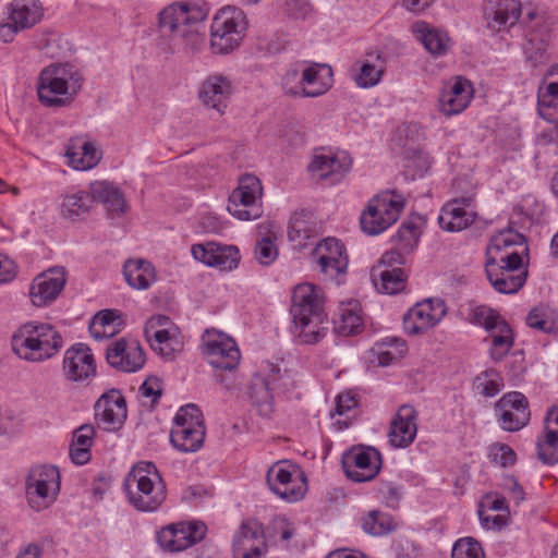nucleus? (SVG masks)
<instances>
[{"instance_id":"bf43d9fd","label":"nucleus","mask_w":558,"mask_h":558,"mask_svg":"<svg viewBox=\"0 0 558 558\" xmlns=\"http://www.w3.org/2000/svg\"><path fill=\"white\" fill-rule=\"evenodd\" d=\"M383 71V66L365 61L360 68V73L355 76V83L363 88L375 86L379 82Z\"/></svg>"},{"instance_id":"c756f323","label":"nucleus","mask_w":558,"mask_h":558,"mask_svg":"<svg viewBox=\"0 0 558 558\" xmlns=\"http://www.w3.org/2000/svg\"><path fill=\"white\" fill-rule=\"evenodd\" d=\"M333 327L338 335L344 337L361 332L364 319L360 302L356 300L341 302L333 318Z\"/></svg>"},{"instance_id":"bb28decb","label":"nucleus","mask_w":558,"mask_h":558,"mask_svg":"<svg viewBox=\"0 0 558 558\" xmlns=\"http://www.w3.org/2000/svg\"><path fill=\"white\" fill-rule=\"evenodd\" d=\"M319 234V223L315 216L307 211H296L290 219L288 227L289 241L299 250L307 247Z\"/></svg>"},{"instance_id":"c85d7f7f","label":"nucleus","mask_w":558,"mask_h":558,"mask_svg":"<svg viewBox=\"0 0 558 558\" xmlns=\"http://www.w3.org/2000/svg\"><path fill=\"white\" fill-rule=\"evenodd\" d=\"M89 194L94 202L104 204L110 218L126 211L128 204L121 190L108 181H95L89 184Z\"/></svg>"},{"instance_id":"f704fd0d","label":"nucleus","mask_w":558,"mask_h":558,"mask_svg":"<svg viewBox=\"0 0 558 558\" xmlns=\"http://www.w3.org/2000/svg\"><path fill=\"white\" fill-rule=\"evenodd\" d=\"M412 29L415 38L433 56H442L447 52L449 38L445 33L439 32L425 22H416Z\"/></svg>"},{"instance_id":"4be33fe9","label":"nucleus","mask_w":558,"mask_h":558,"mask_svg":"<svg viewBox=\"0 0 558 558\" xmlns=\"http://www.w3.org/2000/svg\"><path fill=\"white\" fill-rule=\"evenodd\" d=\"M352 159L347 154L316 155L308 165V170L320 180H329L331 184L340 182L350 171Z\"/></svg>"},{"instance_id":"a878e982","label":"nucleus","mask_w":558,"mask_h":558,"mask_svg":"<svg viewBox=\"0 0 558 558\" xmlns=\"http://www.w3.org/2000/svg\"><path fill=\"white\" fill-rule=\"evenodd\" d=\"M295 469L286 461L275 463L267 472V484L271 492L288 501H294L302 497L301 489L292 486V476Z\"/></svg>"},{"instance_id":"423d86ee","label":"nucleus","mask_w":558,"mask_h":558,"mask_svg":"<svg viewBox=\"0 0 558 558\" xmlns=\"http://www.w3.org/2000/svg\"><path fill=\"white\" fill-rule=\"evenodd\" d=\"M405 202L393 191L374 196L361 215V228L368 235H377L393 225L400 217Z\"/></svg>"},{"instance_id":"864d4df0","label":"nucleus","mask_w":558,"mask_h":558,"mask_svg":"<svg viewBox=\"0 0 558 558\" xmlns=\"http://www.w3.org/2000/svg\"><path fill=\"white\" fill-rule=\"evenodd\" d=\"M502 320L498 313L485 305H478L470 313V322L484 327L487 331H494Z\"/></svg>"},{"instance_id":"f8f14e48","label":"nucleus","mask_w":558,"mask_h":558,"mask_svg":"<svg viewBox=\"0 0 558 558\" xmlns=\"http://www.w3.org/2000/svg\"><path fill=\"white\" fill-rule=\"evenodd\" d=\"M531 20L524 34L523 50L531 65L544 64L548 60L551 23L544 16L529 13Z\"/></svg>"},{"instance_id":"3c124183","label":"nucleus","mask_w":558,"mask_h":558,"mask_svg":"<svg viewBox=\"0 0 558 558\" xmlns=\"http://www.w3.org/2000/svg\"><path fill=\"white\" fill-rule=\"evenodd\" d=\"M302 85L304 86L303 97H317L329 89V84L319 78L316 66H302Z\"/></svg>"},{"instance_id":"49530a36","label":"nucleus","mask_w":558,"mask_h":558,"mask_svg":"<svg viewBox=\"0 0 558 558\" xmlns=\"http://www.w3.org/2000/svg\"><path fill=\"white\" fill-rule=\"evenodd\" d=\"M375 351L379 365L387 366L401 360L408 352V347L402 339L390 338L377 343Z\"/></svg>"},{"instance_id":"7c9ffc66","label":"nucleus","mask_w":558,"mask_h":558,"mask_svg":"<svg viewBox=\"0 0 558 558\" xmlns=\"http://www.w3.org/2000/svg\"><path fill=\"white\" fill-rule=\"evenodd\" d=\"M65 155L70 165L76 170L92 169L100 160V153L95 145L82 138L72 140Z\"/></svg>"},{"instance_id":"b1692460","label":"nucleus","mask_w":558,"mask_h":558,"mask_svg":"<svg viewBox=\"0 0 558 558\" xmlns=\"http://www.w3.org/2000/svg\"><path fill=\"white\" fill-rule=\"evenodd\" d=\"M472 203L471 197H460L448 202L440 211L438 223L441 229L458 232L473 223L475 214L468 211Z\"/></svg>"},{"instance_id":"9b49d317","label":"nucleus","mask_w":558,"mask_h":558,"mask_svg":"<svg viewBox=\"0 0 558 558\" xmlns=\"http://www.w3.org/2000/svg\"><path fill=\"white\" fill-rule=\"evenodd\" d=\"M342 469L345 475L357 483L376 477L381 468V454L374 447L354 446L342 456Z\"/></svg>"},{"instance_id":"ddd939ff","label":"nucleus","mask_w":558,"mask_h":558,"mask_svg":"<svg viewBox=\"0 0 558 558\" xmlns=\"http://www.w3.org/2000/svg\"><path fill=\"white\" fill-rule=\"evenodd\" d=\"M233 558H262L268 551L263 524L255 519L242 521L233 536Z\"/></svg>"},{"instance_id":"72a5a7b5","label":"nucleus","mask_w":558,"mask_h":558,"mask_svg":"<svg viewBox=\"0 0 558 558\" xmlns=\"http://www.w3.org/2000/svg\"><path fill=\"white\" fill-rule=\"evenodd\" d=\"M44 14L39 0H14L10 5L9 20L27 29L37 24Z\"/></svg>"},{"instance_id":"5701e85b","label":"nucleus","mask_w":558,"mask_h":558,"mask_svg":"<svg viewBox=\"0 0 558 558\" xmlns=\"http://www.w3.org/2000/svg\"><path fill=\"white\" fill-rule=\"evenodd\" d=\"M472 97L473 86L471 82L458 76L440 94L439 109L447 117L459 114L469 106Z\"/></svg>"},{"instance_id":"2eb2a0df","label":"nucleus","mask_w":558,"mask_h":558,"mask_svg":"<svg viewBox=\"0 0 558 558\" xmlns=\"http://www.w3.org/2000/svg\"><path fill=\"white\" fill-rule=\"evenodd\" d=\"M126 402L122 393L111 389L104 393L95 403V418L105 430L114 432L122 427L126 420Z\"/></svg>"},{"instance_id":"37998d69","label":"nucleus","mask_w":558,"mask_h":558,"mask_svg":"<svg viewBox=\"0 0 558 558\" xmlns=\"http://www.w3.org/2000/svg\"><path fill=\"white\" fill-rule=\"evenodd\" d=\"M157 541L163 549L171 553L191 547V542L186 538V531L183 529V522L162 527L158 532Z\"/></svg>"},{"instance_id":"680f3d73","label":"nucleus","mask_w":558,"mask_h":558,"mask_svg":"<svg viewBox=\"0 0 558 558\" xmlns=\"http://www.w3.org/2000/svg\"><path fill=\"white\" fill-rule=\"evenodd\" d=\"M348 256L341 257H320V263L317 264L320 271L328 276L330 279L337 278L339 275L345 274L348 268Z\"/></svg>"},{"instance_id":"39448f33","label":"nucleus","mask_w":558,"mask_h":558,"mask_svg":"<svg viewBox=\"0 0 558 558\" xmlns=\"http://www.w3.org/2000/svg\"><path fill=\"white\" fill-rule=\"evenodd\" d=\"M123 485L130 504L138 511H156L166 499L165 483L151 462L136 464Z\"/></svg>"},{"instance_id":"473e14b6","label":"nucleus","mask_w":558,"mask_h":558,"mask_svg":"<svg viewBox=\"0 0 558 558\" xmlns=\"http://www.w3.org/2000/svg\"><path fill=\"white\" fill-rule=\"evenodd\" d=\"M123 275L128 284L137 290H146L155 280V268L146 259H128L123 266Z\"/></svg>"},{"instance_id":"6e6552de","label":"nucleus","mask_w":558,"mask_h":558,"mask_svg":"<svg viewBox=\"0 0 558 558\" xmlns=\"http://www.w3.org/2000/svg\"><path fill=\"white\" fill-rule=\"evenodd\" d=\"M263 186L260 180L253 174H244L239 179V185L229 196L228 211L239 220L247 221L263 215Z\"/></svg>"},{"instance_id":"a211bd4d","label":"nucleus","mask_w":558,"mask_h":558,"mask_svg":"<svg viewBox=\"0 0 558 558\" xmlns=\"http://www.w3.org/2000/svg\"><path fill=\"white\" fill-rule=\"evenodd\" d=\"M232 90L231 81L227 76L213 74L201 84L198 98L206 108L222 116L228 108Z\"/></svg>"},{"instance_id":"f03ea898","label":"nucleus","mask_w":558,"mask_h":558,"mask_svg":"<svg viewBox=\"0 0 558 558\" xmlns=\"http://www.w3.org/2000/svg\"><path fill=\"white\" fill-rule=\"evenodd\" d=\"M290 314L293 333L300 342L315 344L327 335V315L315 286L303 283L294 288Z\"/></svg>"},{"instance_id":"4d7b16f0","label":"nucleus","mask_w":558,"mask_h":558,"mask_svg":"<svg viewBox=\"0 0 558 558\" xmlns=\"http://www.w3.org/2000/svg\"><path fill=\"white\" fill-rule=\"evenodd\" d=\"M476 390L485 397L496 396L502 388L501 379L494 369L485 371L477 376L475 381Z\"/></svg>"},{"instance_id":"8fccbe9b","label":"nucleus","mask_w":558,"mask_h":558,"mask_svg":"<svg viewBox=\"0 0 558 558\" xmlns=\"http://www.w3.org/2000/svg\"><path fill=\"white\" fill-rule=\"evenodd\" d=\"M362 527L366 533L373 536H381L389 533L393 529L392 519L387 513L373 510L363 518Z\"/></svg>"},{"instance_id":"dca6fc26","label":"nucleus","mask_w":558,"mask_h":558,"mask_svg":"<svg viewBox=\"0 0 558 558\" xmlns=\"http://www.w3.org/2000/svg\"><path fill=\"white\" fill-rule=\"evenodd\" d=\"M66 283V271L63 267H53L38 275L31 288L29 296L35 306L52 303L63 291Z\"/></svg>"},{"instance_id":"1a4fd4ad","label":"nucleus","mask_w":558,"mask_h":558,"mask_svg":"<svg viewBox=\"0 0 558 558\" xmlns=\"http://www.w3.org/2000/svg\"><path fill=\"white\" fill-rule=\"evenodd\" d=\"M60 489V473L53 465H38L26 480V493L32 508L41 510L54 501Z\"/></svg>"},{"instance_id":"0e129e2a","label":"nucleus","mask_w":558,"mask_h":558,"mask_svg":"<svg viewBox=\"0 0 558 558\" xmlns=\"http://www.w3.org/2000/svg\"><path fill=\"white\" fill-rule=\"evenodd\" d=\"M526 325L547 333L554 330L553 323L546 318L545 312L542 307H534L530 311L526 316Z\"/></svg>"},{"instance_id":"6ab92c4d","label":"nucleus","mask_w":558,"mask_h":558,"mask_svg":"<svg viewBox=\"0 0 558 558\" xmlns=\"http://www.w3.org/2000/svg\"><path fill=\"white\" fill-rule=\"evenodd\" d=\"M106 359L112 367L125 373L137 372L145 364V353L141 345L135 341L128 343L123 339L107 348Z\"/></svg>"},{"instance_id":"052dcab7","label":"nucleus","mask_w":558,"mask_h":558,"mask_svg":"<svg viewBox=\"0 0 558 558\" xmlns=\"http://www.w3.org/2000/svg\"><path fill=\"white\" fill-rule=\"evenodd\" d=\"M254 253L260 265L268 266L276 260L278 248L270 236H264L256 242Z\"/></svg>"},{"instance_id":"393cba45","label":"nucleus","mask_w":558,"mask_h":558,"mask_svg":"<svg viewBox=\"0 0 558 558\" xmlns=\"http://www.w3.org/2000/svg\"><path fill=\"white\" fill-rule=\"evenodd\" d=\"M416 411L410 404H403L399 408L397 414L391 421L389 438L393 447L405 448L413 442L417 426Z\"/></svg>"},{"instance_id":"aec40b11","label":"nucleus","mask_w":558,"mask_h":558,"mask_svg":"<svg viewBox=\"0 0 558 558\" xmlns=\"http://www.w3.org/2000/svg\"><path fill=\"white\" fill-rule=\"evenodd\" d=\"M280 369L271 366L269 375L262 373L255 374L248 386V397L251 404L257 410L259 415L264 417L270 416L274 412V396L275 381L278 378Z\"/></svg>"},{"instance_id":"a18cd8bd","label":"nucleus","mask_w":558,"mask_h":558,"mask_svg":"<svg viewBox=\"0 0 558 558\" xmlns=\"http://www.w3.org/2000/svg\"><path fill=\"white\" fill-rule=\"evenodd\" d=\"M410 312L412 316H415L417 320L422 322V325H424L426 329H429L440 322L446 314V306L440 300H436L435 302L428 300L416 304Z\"/></svg>"},{"instance_id":"a19ab883","label":"nucleus","mask_w":558,"mask_h":558,"mask_svg":"<svg viewBox=\"0 0 558 558\" xmlns=\"http://www.w3.org/2000/svg\"><path fill=\"white\" fill-rule=\"evenodd\" d=\"M422 225L423 222L420 216H412L404 220L397 234L392 238L396 245L401 247L405 253H412L417 246L422 233Z\"/></svg>"},{"instance_id":"5fc2aeb1","label":"nucleus","mask_w":558,"mask_h":558,"mask_svg":"<svg viewBox=\"0 0 558 558\" xmlns=\"http://www.w3.org/2000/svg\"><path fill=\"white\" fill-rule=\"evenodd\" d=\"M481 544L472 538L465 537L457 541L452 547L451 558H484Z\"/></svg>"},{"instance_id":"e433bc0d","label":"nucleus","mask_w":558,"mask_h":558,"mask_svg":"<svg viewBox=\"0 0 558 558\" xmlns=\"http://www.w3.org/2000/svg\"><path fill=\"white\" fill-rule=\"evenodd\" d=\"M147 338L150 341V347L167 359H172L174 353L182 348L178 327L155 330Z\"/></svg>"},{"instance_id":"cd10ccee","label":"nucleus","mask_w":558,"mask_h":558,"mask_svg":"<svg viewBox=\"0 0 558 558\" xmlns=\"http://www.w3.org/2000/svg\"><path fill=\"white\" fill-rule=\"evenodd\" d=\"M487 26L493 31L513 26L521 14L519 0H488L485 7Z\"/></svg>"},{"instance_id":"6e6d98bb","label":"nucleus","mask_w":558,"mask_h":558,"mask_svg":"<svg viewBox=\"0 0 558 558\" xmlns=\"http://www.w3.org/2000/svg\"><path fill=\"white\" fill-rule=\"evenodd\" d=\"M303 62L292 64L282 77V88L287 94L293 96H303L304 86L302 85L301 68Z\"/></svg>"},{"instance_id":"e2e57ef3","label":"nucleus","mask_w":558,"mask_h":558,"mask_svg":"<svg viewBox=\"0 0 558 558\" xmlns=\"http://www.w3.org/2000/svg\"><path fill=\"white\" fill-rule=\"evenodd\" d=\"M489 457L492 461L502 468L511 466L514 464L517 456L510 446L506 444H494L489 449Z\"/></svg>"},{"instance_id":"13d9d810","label":"nucleus","mask_w":558,"mask_h":558,"mask_svg":"<svg viewBox=\"0 0 558 558\" xmlns=\"http://www.w3.org/2000/svg\"><path fill=\"white\" fill-rule=\"evenodd\" d=\"M313 256L316 257L317 264L320 257H341L347 256L344 245L335 238H327L317 243L313 250Z\"/></svg>"},{"instance_id":"20e7f679","label":"nucleus","mask_w":558,"mask_h":558,"mask_svg":"<svg viewBox=\"0 0 558 558\" xmlns=\"http://www.w3.org/2000/svg\"><path fill=\"white\" fill-rule=\"evenodd\" d=\"M83 77L74 65L53 63L44 68L37 81L38 99L47 108L69 106L82 87Z\"/></svg>"},{"instance_id":"2f4dec72","label":"nucleus","mask_w":558,"mask_h":558,"mask_svg":"<svg viewBox=\"0 0 558 558\" xmlns=\"http://www.w3.org/2000/svg\"><path fill=\"white\" fill-rule=\"evenodd\" d=\"M408 275L403 268H380L377 266L372 271V280L378 292L397 294L404 290Z\"/></svg>"},{"instance_id":"c03bdc74","label":"nucleus","mask_w":558,"mask_h":558,"mask_svg":"<svg viewBox=\"0 0 558 558\" xmlns=\"http://www.w3.org/2000/svg\"><path fill=\"white\" fill-rule=\"evenodd\" d=\"M492 337L490 356L494 361L502 360L513 345L514 337L511 327L506 320L499 322Z\"/></svg>"},{"instance_id":"f257e3e1","label":"nucleus","mask_w":558,"mask_h":558,"mask_svg":"<svg viewBox=\"0 0 558 558\" xmlns=\"http://www.w3.org/2000/svg\"><path fill=\"white\" fill-rule=\"evenodd\" d=\"M206 4L173 2L158 14V32L169 40L171 49L186 54L199 52L205 46L202 29L208 15Z\"/></svg>"},{"instance_id":"9d476101","label":"nucleus","mask_w":558,"mask_h":558,"mask_svg":"<svg viewBox=\"0 0 558 558\" xmlns=\"http://www.w3.org/2000/svg\"><path fill=\"white\" fill-rule=\"evenodd\" d=\"M203 353L215 369L233 372L241 359L235 341L223 332L206 330L202 337Z\"/></svg>"},{"instance_id":"0eeeda50","label":"nucleus","mask_w":558,"mask_h":558,"mask_svg":"<svg viewBox=\"0 0 558 558\" xmlns=\"http://www.w3.org/2000/svg\"><path fill=\"white\" fill-rule=\"evenodd\" d=\"M522 257L518 252L500 255V258H486V276L492 287L499 293H517L526 281V271L520 270Z\"/></svg>"},{"instance_id":"4c0bfd02","label":"nucleus","mask_w":558,"mask_h":558,"mask_svg":"<svg viewBox=\"0 0 558 558\" xmlns=\"http://www.w3.org/2000/svg\"><path fill=\"white\" fill-rule=\"evenodd\" d=\"M205 428L187 429L179 426H172L170 432V441L178 450L182 452H195L204 442Z\"/></svg>"},{"instance_id":"4468645a","label":"nucleus","mask_w":558,"mask_h":558,"mask_svg":"<svg viewBox=\"0 0 558 558\" xmlns=\"http://www.w3.org/2000/svg\"><path fill=\"white\" fill-rule=\"evenodd\" d=\"M496 414L502 429L515 432L530 421L529 402L521 392L506 393L496 403Z\"/></svg>"},{"instance_id":"ea45409f","label":"nucleus","mask_w":558,"mask_h":558,"mask_svg":"<svg viewBox=\"0 0 558 558\" xmlns=\"http://www.w3.org/2000/svg\"><path fill=\"white\" fill-rule=\"evenodd\" d=\"M524 243L525 238L520 232L511 228L501 230L492 236L490 242L486 248V258H500V255L510 253L507 252V248L515 245H523Z\"/></svg>"},{"instance_id":"412c9836","label":"nucleus","mask_w":558,"mask_h":558,"mask_svg":"<svg viewBox=\"0 0 558 558\" xmlns=\"http://www.w3.org/2000/svg\"><path fill=\"white\" fill-rule=\"evenodd\" d=\"M191 252L196 260L225 270L236 268L240 260L239 250L235 246H222L215 242L194 244Z\"/></svg>"},{"instance_id":"7ed1b4c3","label":"nucleus","mask_w":558,"mask_h":558,"mask_svg":"<svg viewBox=\"0 0 558 558\" xmlns=\"http://www.w3.org/2000/svg\"><path fill=\"white\" fill-rule=\"evenodd\" d=\"M63 347L61 333L50 324L29 322L12 336V351L27 362H45Z\"/></svg>"},{"instance_id":"774afa93","label":"nucleus","mask_w":558,"mask_h":558,"mask_svg":"<svg viewBox=\"0 0 558 558\" xmlns=\"http://www.w3.org/2000/svg\"><path fill=\"white\" fill-rule=\"evenodd\" d=\"M397 558H418L421 556L420 547L411 539L401 538L395 546Z\"/></svg>"},{"instance_id":"338daca9","label":"nucleus","mask_w":558,"mask_h":558,"mask_svg":"<svg viewBox=\"0 0 558 558\" xmlns=\"http://www.w3.org/2000/svg\"><path fill=\"white\" fill-rule=\"evenodd\" d=\"M356 407L357 400L354 393L351 391L341 392L337 396L335 412L340 416L347 415L349 417L351 412H355Z\"/></svg>"},{"instance_id":"c9c22d12","label":"nucleus","mask_w":558,"mask_h":558,"mask_svg":"<svg viewBox=\"0 0 558 558\" xmlns=\"http://www.w3.org/2000/svg\"><path fill=\"white\" fill-rule=\"evenodd\" d=\"M121 314L117 310L99 311L89 324V332L93 338L101 340L110 338L118 332L121 326Z\"/></svg>"},{"instance_id":"69168bd1","label":"nucleus","mask_w":558,"mask_h":558,"mask_svg":"<svg viewBox=\"0 0 558 558\" xmlns=\"http://www.w3.org/2000/svg\"><path fill=\"white\" fill-rule=\"evenodd\" d=\"M409 253L403 252L401 247L396 245L391 250L387 251L380 258V268H401V265L405 264V256Z\"/></svg>"},{"instance_id":"603ef678","label":"nucleus","mask_w":558,"mask_h":558,"mask_svg":"<svg viewBox=\"0 0 558 558\" xmlns=\"http://www.w3.org/2000/svg\"><path fill=\"white\" fill-rule=\"evenodd\" d=\"M187 429L205 428L204 418L201 410L195 404H186L181 407L177 412L173 426Z\"/></svg>"},{"instance_id":"79ce46f5","label":"nucleus","mask_w":558,"mask_h":558,"mask_svg":"<svg viewBox=\"0 0 558 558\" xmlns=\"http://www.w3.org/2000/svg\"><path fill=\"white\" fill-rule=\"evenodd\" d=\"M93 199L89 191H78L68 194L63 197L61 204V214L64 218L70 220H77L87 215L92 208Z\"/></svg>"},{"instance_id":"de8ad7c7","label":"nucleus","mask_w":558,"mask_h":558,"mask_svg":"<svg viewBox=\"0 0 558 558\" xmlns=\"http://www.w3.org/2000/svg\"><path fill=\"white\" fill-rule=\"evenodd\" d=\"M537 454L539 460L546 464H555L558 462V430L551 426H545L544 440L538 439Z\"/></svg>"},{"instance_id":"f3484780","label":"nucleus","mask_w":558,"mask_h":558,"mask_svg":"<svg viewBox=\"0 0 558 558\" xmlns=\"http://www.w3.org/2000/svg\"><path fill=\"white\" fill-rule=\"evenodd\" d=\"M63 373L68 380L85 381L96 375V363L90 349L84 343L70 347L63 356Z\"/></svg>"},{"instance_id":"58836bf2","label":"nucleus","mask_w":558,"mask_h":558,"mask_svg":"<svg viewBox=\"0 0 558 558\" xmlns=\"http://www.w3.org/2000/svg\"><path fill=\"white\" fill-rule=\"evenodd\" d=\"M244 32L246 29V19L242 10L234 7L220 9L211 22L210 31Z\"/></svg>"},{"instance_id":"09e8293b","label":"nucleus","mask_w":558,"mask_h":558,"mask_svg":"<svg viewBox=\"0 0 558 558\" xmlns=\"http://www.w3.org/2000/svg\"><path fill=\"white\" fill-rule=\"evenodd\" d=\"M243 34L239 31H210V47L215 53H229L240 45Z\"/></svg>"}]
</instances>
